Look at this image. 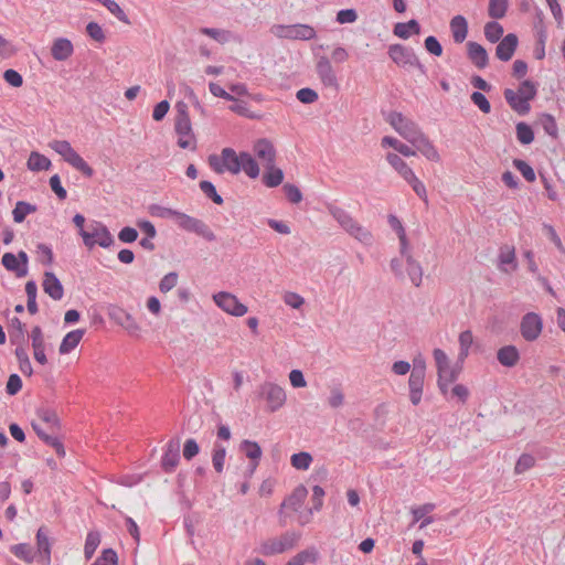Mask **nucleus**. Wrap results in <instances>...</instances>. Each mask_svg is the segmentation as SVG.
Masks as SVG:
<instances>
[{"instance_id": "obj_60", "label": "nucleus", "mask_w": 565, "mask_h": 565, "mask_svg": "<svg viewBox=\"0 0 565 565\" xmlns=\"http://www.w3.org/2000/svg\"><path fill=\"white\" fill-rule=\"evenodd\" d=\"M433 355L436 362L437 373L443 377V374L446 372L445 370L449 366V359L441 349H435Z\"/></svg>"}, {"instance_id": "obj_41", "label": "nucleus", "mask_w": 565, "mask_h": 565, "mask_svg": "<svg viewBox=\"0 0 565 565\" xmlns=\"http://www.w3.org/2000/svg\"><path fill=\"white\" fill-rule=\"evenodd\" d=\"M25 294L28 297V301H26L28 311L31 315L38 313V311H39V307L36 303L38 286L34 280H29L25 284Z\"/></svg>"}, {"instance_id": "obj_47", "label": "nucleus", "mask_w": 565, "mask_h": 565, "mask_svg": "<svg viewBox=\"0 0 565 565\" xmlns=\"http://www.w3.org/2000/svg\"><path fill=\"white\" fill-rule=\"evenodd\" d=\"M388 223L391 227L397 233L399 243H401V254L404 255L405 250H407V238L405 234V230L401 223V221L397 218V216L391 214L388 215Z\"/></svg>"}, {"instance_id": "obj_53", "label": "nucleus", "mask_w": 565, "mask_h": 565, "mask_svg": "<svg viewBox=\"0 0 565 565\" xmlns=\"http://www.w3.org/2000/svg\"><path fill=\"white\" fill-rule=\"evenodd\" d=\"M200 32L222 44L228 42L232 38V33L230 31L222 29L202 28Z\"/></svg>"}, {"instance_id": "obj_55", "label": "nucleus", "mask_w": 565, "mask_h": 565, "mask_svg": "<svg viewBox=\"0 0 565 565\" xmlns=\"http://www.w3.org/2000/svg\"><path fill=\"white\" fill-rule=\"evenodd\" d=\"M513 167L522 174L527 182H534L536 179L533 168L522 159H514Z\"/></svg>"}, {"instance_id": "obj_48", "label": "nucleus", "mask_w": 565, "mask_h": 565, "mask_svg": "<svg viewBox=\"0 0 565 565\" xmlns=\"http://www.w3.org/2000/svg\"><path fill=\"white\" fill-rule=\"evenodd\" d=\"M100 544V534L97 531H90L88 532L86 536V542L84 546V555L86 559H89L93 557L96 548Z\"/></svg>"}, {"instance_id": "obj_46", "label": "nucleus", "mask_w": 565, "mask_h": 565, "mask_svg": "<svg viewBox=\"0 0 565 565\" xmlns=\"http://www.w3.org/2000/svg\"><path fill=\"white\" fill-rule=\"evenodd\" d=\"M382 145L383 146L387 145V146L393 147L397 152H399L404 157H412V156L416 154V151L412 147L401 142L399 140H397L393 137H388V136L384 137L382 139Z\"/></svg>"}, {"instance_id": "obj_59", "label": "nucleus", "mask_w": 565, "mask_h": 565, "mask_svg": "<svg viewBox=\"0 0 565 565\" xmlns=\"http://www.w3.org/2000/svg\"><path fill=\"white\" fill-rule=\"evenodd\" d=\"M118 556L113 548H105L92 565H117Z\"/></svg>"}, {"instance_id": "obj_44", "label": "nucleus", "mask_w": 565, "mask_h": 565, "mask_svg": "<svg viewBox=\"0 0 565 565\" xmlns=\"http://www.w3.org/2000/svg\"><path fill=\"white\" fill-rule=\"evenodd\" d=\"M10 551L13 553L14 556H17L20 559H23L26 563H32L34 561L35 553L33 552L32 547L26 543L12 545L10 547Z\"/></svg>"}, {"instance_id": "obj_1", "label": "nucleus", "mask_w": 565, "mask_h": 565, "mask_svg": "<svg viewBox=\"0 0 565 565\" xmlns=\"http://www.w3.org/2000/svg\"><path fill=\"white\" fill-rule=\"evenodd\" d=\"M537 83L524 79L520 83L518 92L505 88L503 92L504 99L516 114L525 116L531 110L530 102L537 95Z\"/></svg>"}, {"instance_id": "obj_25", "label": "nucleus", "mask_w": 565, "mask_h": 565, "mask_svg": "<svg viewBox=\"0 0 565 565\" xmlns=\"http://www.w3.org/2000/svg\"><path fill=\"white\" fill-rule=\"evenodd\" d=\"M175 132L179 135L178 146L182 149L191 147V139H194L191 121L174 122Z\"/></svg>"}, {"instance_id": "obj_14", "label": "nucleus", "mask_w": 565, "mask_h": 565, "mask_svg": "<svg viewBox=\"0 0 565 565\" xmlns=\"http://www.w3.org/2000/svg\"><path fill=\"white\" fill-rule=\"evenodd\" d=\"M519 39L516 34L509 33L504 35L495 47V56L500 61L508 62L514 55L518 47Z\"/></svg>"}, {"instance_id": "obj_5", "label": "nucleus", "mask_w": 565, "mask_h": 565, "mask_svg": "<svg viewBox=\"0 0 565 565\" xmlns=\"http://www.w3.org/2000/svg\"><path fill=\"white\" fill-rule=\"evenodd\" d=\"M387 120L391 126L409 143H413L423 134L418 126L413 120L403 116L402 113H390Z\"/></svg>"}, {"instance_id": "obj_31", "label": "nucleus", "mask_w": 565, "mask_h": 565, "mask_svg": "<svg viewBox=\"0 0 565 565\" xmlns=\"http://www.w3.org/2000/svg\"><path fill=\"white\" fill-rule=\"evenodd\" d=\"M403 256L406 257V270L411 281L414 284V286L419 287L423 278V268L420 264L406 252Z\"/></svg>"}, {"instance_id": "obj_61", "label": "nucleus", "mask_w": 565, "mask_h": 565, "mask_svg": "<svg viewBox=\"0 0 565 565\" xmlns=\"http://www.w3.org/2000/svg\"><path fill=\"white\" fill-rule=\"evenodd\" d=\"M323 497L324 490L320 486H315L312 488V507L309 510V515H311L315 511H320L323 505Z\"/></svg>"}, {"instance_id": "obj_37", "label": "nucleus", "mask_w": 565, "mask_h": 565, "mask_svg": "<svg viewBox=\"0 0 565 565\" xmlns=\"http://www.w3.org/2000/svg\"><path fill=\"white\" fill-rule=\"evenodd\" d=\"M446 372L443 374V377L438 375V388L443 395L448 393V386L450 383L455 382L459 376V369L451 367L450 365L445 370Z\"/></svg>"}, {"instance_id": "obj_20", "label": "nucleus", "mask_w": 565, "mask_h": 565, "mask_svg": "<svg viewBox=\"0 0 565 565\" xmlns=\"http://www.w3.org/2000/svg\"><path fill=\"white\" fill-rule=\"evenodd\" d=\"M72 42L65 38H58L53 42L51 54L56 61H65L73 54Z\"/></svg>"}, {"instance_id": "obj_9", "label": "nucleus", "mask_w": 565, "mask_h": 565, "mask_svg": "<svg viewBox=\"0 0 565 565\" xmlns=\"http://www.w3.org/2000/svg\"><path fill=\"white\" fill-rule=\"evenodd\" d=\"M213 299L222 310L232 316L242 317L247 312V307L230 292L220 291L213 296Z\"/></svg>"}, {"instance_id": "obj_40", "label": "nucleus", "mask_w": 565, "mask_h": 565, "mask_svg": "<svg viewBox=\"0 0 565 565\" xmlns=\"http://www.w3.org/2000/svg\"><path fill=\"white\" fill-rule=\"evenodd\" d=\"M35 211L36 205H33L25 201H18L15 207L12 211L13 221L15 223H22L28 214L34 213Z\"/></svg>"}, {"instance_id": "obj_63", "label": "nucleus", "mask_w": 565, "mask_h": 565, "mask_svg": "<svg viewBox=\"0 0 565 565\" xmlns=\"http://www.w3.org/2000/svg\"><path fill=\"white\" fill-rule=\"evenodd\" d=\"M470 99L483 114L491 111V105L481 92H473Z\"/></svg>"}, {"instance_id": "obj_38", "label": "nucleus", "mask_w": 565, "mask_h": 565, "mask_svg": "<svg viewBox=\"0 0 565 565\" xmlns=\"http://www.w3.org/2000/svg\"><path fill=\"white\" fill-rule=\"evenodd\" d=\"M239 449L252 462H258L262 457V448L256 441L245 439L241 443Z\"/></svg>"}, {"instance_id": "obj_24", "label": "nucleus", "mask_w": 565, "mask_h": 565, "mask_svg": "<svg viewBox=\"0 0 565 565\" xmlns=\"http://www.w3.org/2000/svg\"><path fill=\"white\" fill-rule=\"evenodd\" d=\"M455 43H462L468 34V22L463 15H455L449 23Z\"/></svg>"}, {"instance_id": "obj_45", "label": "nucleus", "mask_w": 565, "mask_h": 565, "mask_svg": "<svg viewBox=\"0 0 565 565\" xmlns=\"http://www.w3.org/2000/svg\"><path fill=\"white\" fill-rule=\"evenodd\" d=\"M537 122L548 136L557 138L558 129L554 116L546 113L541 114Z\"/></svg>"}, {"instance_id": "obj_2", "label": "nucleus", "mask_w": 565, "mask_h": 565, "mask_svg": "<svg viewBox=\"0 0 565 565\" xmlns=\"http://www.w3.org/2000/svg\"><path fill=\"white\" fill-rule=\"evenodd\" d=\"M388 56L399 67H416L422 75H427V68L420 63L412 47L404 46L402 44H392L388 47Z\"/></svg>"}, {"instance_id": "obj_22", "label": "nucleus", "mask_w": 565, "mask_h": 565, "mask_svg": "<svg viewBox=\"0 0 565 565\" xmlns=\"http://www.w3.org/2000/svg\"><path fill=\"white\" fill-rule=\"evenodd\" d=\"M497 359L505 367H513L520 360V353L514 345H504L498 350Z\"/></svg>"}, {"instance_id": "obj_52", "label": "nucleus", "mask_w": 565, "mask_h": 565, "mask_svg": "<svg viewBox=\"0 0 565 565\" xmlns=\"http://www.w3.org/2000/svg\"><path fill=\"white\" fill-rule=\"evenodd\" d=\"M351 236H353L359 242L363 243L364 245H371L373 242V235L371 232L366 228H364L362 225H360L358 222L353 225L352 230L348 232Z\"/></svg>"}, {"instance_id": "obj_21", "label": "nucleus", "mask_w": 565, "mask_h": 565, "mask_svg": "<svg viewBox=\"0 0 565 565\" xmlns=\"http://www.w3.org/2000/svg\"><path fill=\"white\" fill-rule=\"evenodd\" d=\"M412 146L419 151L424 157H426L430 161H438L439 153L434 147V145L429 141V139L422 134Z\"/></svg>"}, {"instance_id": "obj_29", "label": "nucleus", "mask_w": 565, "mask_h": 565, "mask_svg": "<svg viewBox=\"0 0 565 565\" xmlns=\"http://www.w3.org/2000/svg\"><path fill=\"white\" fill-rule=\"evenodd\" d=\"M1 264L7 270L14 273L18 278L28 275V268L20 266L18 257L13 253H4L1 258Z\"/></svg>"}, {"instance_id": "obj_27", "label": "nucleus", "mask_w": 565, "mask_h": 565, "mask_svg": "<svg viewBox=\"0 0 565 565\" xmlns=\"http://www.w3.org/2000/svg\"><path fill=\"white\" fill-rule=\"evenodd\" d=\"M85 333V330L83 329H76L71 332H68L62 340L58 352L60 354L64 355L73 351L78 343L81 342L83 335Z\"/></svg>"}, {"instance_id": "obj_4", "label": "nucleus", "mask_w": 565, "mask_h": 565, "mask_svg": "<svg viewBox=\"0 0 565 565\" xmlns=\"http://www.w3.org/2000/svg\"><path fill=\"white\" fill-rule=\"evenodd\" d=\"M174 223L183 231L194 233L207 242H214L216 239L215 234L207 224L183 212L178 211Z\"/></svg>"}, {"instance_id": "obj_13", "label": "nucleus", "mask_w": 565, "mask_h": 565, "mask_svg": "<svg viewBox=\"0 0 565 565\" xmlns=\"http://www.w3.org/2000/svg\"><path fill=\"white\" fill-rule=\"evenodd\" d=\"M180 461V441L179 439H170L166 446L161 458V467L164 472L171 473Z\"/></svg>"}, {"instance_id": "obj_30", "label": "nucleus", "mask_w": 565, "mask_h": 565, "mask_svg": "<svg viewBox=\"0 0 565 565\" xmlns=\"http://www.w3.org/2000/svg\"><path fill=\"white\" fill-rule=\"evenodd\" d=\"M393 33L398 38L406 40L411 36L412 33L419 34L420 25L415 19H412L406 23L398 22L394 25Z\"/></svg>"}, {"instance_id": "obj_54", "label": "nucleus", "mask_w": 565, "mask_h": 565, "mask_svg": "<svg viewBox=\"0 0 565 565\" xmlns=\"http://www.w3.org/2000/svg\"><path fill=\"white\" fill-rule=\"evenodd\" d=\"M473 342V335L470 330L462 331L459 334V345H460V352H459V360L463 361L469 353V349Z\"/></svg>"}, {"instance_id": "obj_34", "label": "nucleus", "mask_w": 565, "mask_h": 565, "mask_svg": "<svg viewBox=\"0 0 565 565\" xmlns=\"http://www.w3.org/2000/svg\"><path fill=\"white\" fill-rule=\"evenodd\" d=\"M318 558V550L311 546L291 557L286 565H305L306 563H316Z\"/></svg>"}, {"instance_id": "obj_11", "label": "nucleus", "mask_w": 565, "mask_h": 565, "mask_svg": "<svg viewBox=\"0 0 565 565\" xmlns=\"http://www.w3.org/2000/svg\"><path fill=\"white\" fill-rule=\"evenodd\" d=\"M316 72L319 79L326 87H332L334 89L339 88L337 73L329 57L321 55L317 58Z\"/></svg>"}, {"instance_id": "obj_15", "label": "nucleus", "mask_w": 565, "mask_h": 565, "mask_svg": "<svg viewBox=\"0 0 565 565\" xmlns=\"http://www.w3.org/2000/svg\"><path fill=\"white\" fill-rule=\"evenodd\" d=\"M468 60L479 70H483L489 64L487 50L479 43L468 41L466 44Z\"/></svg>"}, {"instance_id": "obj_18", "label": "nucleus", "mask_w": 565, "mask_h": 565, "mask_svg": "<svg viewBox=\"0 0 565 565\" xmlns=\"http://www.w3.org/2000/svg\"><path fill=\"white\" fill-rule=\"evenodd\" d=\"M308 495V490L303 484L297 486L291 494H289L284 502L281 503L280 511L284 508L290 509L295 512L299 511L302 503L305 502Z\"/></svg>"}, {"instance_id": "obj_36", "label": "nucleus", "mask_w": 565, "mask_h": 565, "mask_svg": "<svg viewBox=\"0 0 565 565\" xmlns=\"http://www.w3.org/2000/svg\"><path fill=\"white\" fill-rule=\"evenodd\" d=\"M499 260L501 270L505 273L509 271L508 268L503 267L504 265H509L511 269L514 270L516 268L514 247H511L509 245L502 246L500 248Z\"/></svg>"}, {"instance_id": "obj_50", "label": "nucleus", "mask_w": 565, "mask_h": 565, "mask_svg": "<svg viewBox=\"0 0 565 565\" xmlns=\"http://www.w3.org/2000/svg\"><path fill=\"white\" fill-rule=\"evenodd\" d=\"M312 462V456L307 451H300L294 454L290 458L291 466L297 470H307L309 469Z\"/></svg>"}, {"instance_id": "obj_17", "label": "nucleus", "mask_w": 565, "mask_h": 565, "mask_svg": "<svg viewBox=\"0 0 565 565\" xmlns=\"http://www.w3.org/2000/svg\"><path fill=\"white\" fill-rule=\"evenodd\" d=\"M38 553L40 555L39 563L41 565L51 564V542L47 536V530L40 527L36 532Z\"/></svg>"}, {"instance_id": "obj_58", "label": "nucleus", "mask_w": 565, "mask_h": 565, "mask_svg": "<svg viewBox=\"0 0 565 565\" xmlns=\"http://www.w3.org/2000/svg\"><path fill=\"white\" fill-rule=\"evenodd\" d=\"M535 465V458L530 454H523L518 459L514 471L516 475H521L526 470L531 469Z\"/></svg>"}, {"instance_id": "obj_33", "label": "nucleus", "mask_w": 565, "mask_h": 565, "mask_svg": "<svg viewBox=\"0 0 565 565\" xmlns=\"http://www.w3.org/2000/svg\"><path fill=\"white\" fill-rule=\"evenodd\" d=\"M386 160L403 177L404 180L413 178L414 171L398 154L388 152Z\"/></svg>"}, {"instance_id": "obj_26", "label": "nucleus", "mask_w": 565, "mask_h": 565, "mask_svg": "<svg viewBox=\"0 0 565 565\" xmlns=\"http://www.w3.org/2000/svg\"><path fill=\"white\" fill-rule=\"evenodd\" d=\"M327 209L345 232L352 230L353 225L356 223V221L347 211L339 206L329 204Z\"/></svg>"}, {"instance_id": "obj_10", "label": "nucleus", "mask_w": 565, "mask_h": 565, "mask_svg": "<svg viewBox=\"0 0 565 565\" xmlns=\"http://www.w3.org/2000/svg\"><path fill=\"white\" fill-rule=\"evenodd\" d=\"M260 396L266 399L270 412H276L286 402L284 388L274 383H264L260 386Z\"/></svg>"}, {"instance_id": "obj_6", "label": "nucleus", "mask_w": 565, "mask_h": 565, "mask_svg": "<svg viewBox=\"0 0 565 565\" xmlns=\"http://www.w3.org/2000/svg\"><path fill=\"white\" fill-rule=\"evenodd\" d=\"M274 33L276 36L287 40L309 41L317 36L316 30L309 24H290L275 25Z\"/></svg>"}, {"instance_id": "obj_12", "label": "nucleus", "mask_w": 565, "mask_h": 565, "mask_svg": "<svg viewBox=\"0 0 565 565\" xmlns=\"http://www.w3.org/2000/svg\"><path fill=\"white\" fill-rule=\"evenodd\" d=\"M109 318L125 330L128 331L129 334L135 335L139 332L140 327L134 319V317L127 312L125 309L118 306H110L108 308Z\"/></svg>"}, {"instance_id": "obj_35", "label": "nucleus", "mask_w": 565, "mask_h": 565, "mask_svg": "<svg viewBox=\"0 0 565 565\" xmlns=\"http://www.w3.org/2000/svg\"><path fill=\"white\" fill-rule=\"evenodd\" d=\"M244 171L249 178L255 179L259 175V167L250 153L241 152V171Z\"/></svg>"}, {"instance_id": "obj_62", "label": "nucleus", "mask_w": 565, "mask_h": 565, "mask_svg": "<svg viewBox=\"0 0 565 565\" xmlns=\"http://www.w3.org/2000/svg\"><path fill=\"white\" fill-rule=\"evenodd\" d=\"M178 273L171 271L168 273L159 282V290L163 294H167L171 289H173L178 282Z\"/></svg>"}, {"instance_id": "obj_8", "label": "nucleus", "mask_w": 565, "mask_h": 565, "mask_svg": "<svg viewBox=\"0 0 565 565\" xmlns=\"http://www.w3.org/2000/svg\"><path fill=\"white\" fill-rule=\"evenodd\" d=\"M543 329L542 318L535 312H527L522 317L520 323V332L524 340L534 341L536 340Z\"/></svg>"}, {"instance_id": "obj_23", "label": "nucleus", "mask_w": 565, "mask_h": 565, "mask_svg": "<svg viewBox=\"0 0 565 565\" xmlns=\"http://www.w3.org/2000/svg\"><path fill=\"white\" fill-rule=\"evenodd\" d=\"M63 159L73 168L82 172L85 177H93L94 170L73 148L66 154H63Z\"/></svg>"}, {"instance_id": "obj_64", "label": "nucleus", "mask_w": 565, "mask_h": 565, "mask_svg": "<svg viewBox=\"0 0 565 565\" xmlns=\"http://www.w3.org/2000/svg\"><path fill=\"white\" fill-rule=\"evenodd\" d=\"M296 97L302 104H312L319 98L318 93L309 87L299 89L296 94Z\"/></svg>"}, {"instance_id": "obj_16", "label": "nucleus", "mask_w": 565, "mask_h": 565, "mask_svg": "<svg viewBox=\"0 0 565 565\" xmlns=\"http://www.w3.org/2000/svg\"><path fill=\"white\" fill-rule=\"evenodd\" d=\"M42 287L45 294H47L53 300H61L64 296V288L60 279L52 271H45L42 282Z\"/></svg>"}, {"instance_id": "obj_43", "label": "nucleus", "mask_w": 565, "mask_h": 565, "mask_svg": "<svg viewBox=\"0 0 565 565\" xmlns=\"http://www.w3.org/2000/svg\"><path fill=\"white\" fill-rule=\"evenodd\" d=\"M225 456V447L218 443H214L212 451V463L217 473H222L224 470Z\"/></svg>"}, {"instance_id": "obj_7", "label": "nucleus", "mask_w": 565, "mask_h": 565, "mask_svg": "<svg viewBox=\"0 0 565 565\" xmlns=\"http://www.w3.org/2000/svg\"><path fill=\"white\" fill-rule=\"evenodd\" d=\"M79 234L88 248H92L96 244L100 247L108 248L115 243L113 235L102 223H95L90 231L82 230Z\"/></svg>"}, {"instance_id": "obj_19", "label": "nucleus", "mask_w": 565, "mask_h": 565, "mask_svg": "<svg viewBox=\"0 0 565 565\" xmlns=\"http://www.w3.org/2000/svg\"><path fill=\"white\" fill-rule=\"evenodd\" d=\"M255 154L266 164L275 163L276 150L271 141L266 138L258 139L253 148Z\"/></svg>"}, {"instance_id": "obj_32", "label": "nucleus", "mask_w": 565, "mask_h": 565, "mask_svg": "<svg viewBox=\"0 0 565 565\" xmlns=\"http://www.w3.org/2000/svg\"><path fill=\"white\" fill-rule=\"evenodd\" d=\"M284 180V172L276 168L275 163L266 164V172L263 174V182L268 188L278 186Z\"/></svg>"}, {"instance_id": "obj_49", "label": "nucleus", "mask_w": 565, "mask_h": 565, "mask_svg": "<svg viewBox=\"0 0 565 565\" xmlns=\"http://www.w3.org/2000/svg\"><path fill=\"white\" fill-rule=\"evenodd\" d=\"M516 138L522 145H529L534 140V131L530 125L524 121L515 126Z\"/></svg>"}, {"instance_id": "obj_42", "label": "nucleus", "mask_w": 565, "mask_h": 565, "mask_svg": "<svg viewBox=\"0 0 565 565\" xmlns=\"http://www.w3.org/2000/svg\"><path fill=\"white\" fill-rule=\"evenodd\" d=\"M503 26L497 22L491 21L484 25V36L490 43H497L503 38Z\"/></svg>"}, {"instance_id": "obj_56", "label": "nucleus", "mask_w": 565, "mask_h": 565, "mask_svg": "<svg viewBox=\"0 0 565 565\" xmlns=\"http://www.w3.org/2000/svg\"><path fill=\"white\" fill-rule=\"evenodd\" d=\"M200 190L212 200L215 204H223V198L216 192L214 184L210 181L203 180L199 184Z\"/></svg>"}, {"instance_id": "obj_3", "label": "nucleus", "mask_w": 565, "mask_h": 565, "mask_svg": "<svg viewBox=\"0 0 565 565\" xmlns=\"http://www.w3.org/2000/svg\"><path fill=\"white\" fill-rule=\"evenodd\" d=\"M300 540L297 532H285L279 537L268 539L260 544L259 553L264 556L281 554L296 546Z\"/></svg>"}, {"instance_id": "obj_39", "label": "nucleus", "mask_w": 565, "mask_h": 565, "mask_svg": "<svg viewBox=\"0 0 565 565\" xmlns=\"http://www.w3.org/2000/svg\"><path fill=\"white\" fill-rule=\"evenodd\" d=\"M51 167V161L43 154L32 151L28 159V168L31 171H43L49 170Z\"/></svg>"}, {"instance_id": "obj_51", "label": "nucleus", "mask_w": 565, "mask_h": 565, "mask_svg": "<svg viewBox=\"0 0 565 565\" xmlns=\"http://www.w3.org/2000/svg\"><path fill=\"white\" fill-rule=\"evenodd\" d=\"M508 10V0H490L488 14L492 19H502Z\"/></svg>"}, {"instance_id": "obj_28", "label": "nucleus", "mask_w": 565, "mask_h": 565, "mask_svg": "<svg viewBox=\"0 0 565 565\" xmlns=\"http://www.w3.org/2000/svg\"><path fill=\"white\" fill-rule=\"evenodd\" d=\"M222 161L224 162V171L233 174L241 172V153L237 154L232 148H224L222 150Z\"/></svg>"}, {"instance_id": "obj_57", "label": "nucleus", "mask_w": 565, "mask_h": 565, "mask_svg": "<svg viewBox=\"0 0 565 565\" xmlns=\"http://www.w3.org/2000/svg\"><path fill=\"white\" fill-rule=\"evenodd\" d=\"M38 416L51 427H60V419L56 412L52 408L41 407L36 411Z\"/></svg>"}]
</instances>
